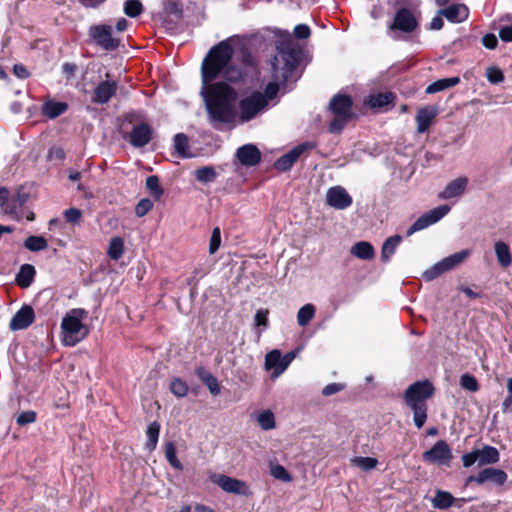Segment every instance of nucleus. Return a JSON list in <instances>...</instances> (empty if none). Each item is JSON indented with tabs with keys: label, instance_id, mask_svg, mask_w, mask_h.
Wrapping results in <instances>:
<instances>
[{
	"label": "nucleus",
	"instance_id": "nucleus-1",
	"mask_svg": "<svg viewBox=\"0 0 512 512\" xmlns=\"http://www.w3.org/2000/svg\"><path fill=\"white\" fill-rule=\"evenodd\" d=\"M234 53L228 38L212 46L201 64L202 96L209 123L216 130L235 121L238 93L229 83H240L247 75L233 63Z\"/></svg>",
	"mask_w": 512,
	"mask_h": 512
},
{
	"label": "nucleus",
	"instance_id": "nucleus-2",
	"mask_svg": "<svg viewBox=\"0 0 512 512\" xmlns=\"http://www.w3.org/2000/svg\"><path fill=\"white\" fill-rule=\"evenodd\" d=\"M302 58L301 48L294 43L290 35L277 44V54L271 62L272 81L269 82L262 96L267 104L277 97L281 88L285 89L289 83H294L300 77L298 67Z\"/></svg>",
	"mask_w": 512,
	"mask_h": 512
},
{
	"label": "nucleus",
	"instance_id": "nucleus-3",
	"mask_svg": "<svg viewBox=\"0 0 512 512\" xmlns=\"http://www.w3.org/2000/svg\"><path fill=\"white\" fill-rule=\"evenodd\" d=\"M434 394L435 387L428 379L412 383L404 392V402L412 410L413 422L418 429H421L427 420L428 405L426 402Z\"/></svg>",
	"mask_w": 512,
	"mask_h": 512
},
{
	"label": "nucleus",
	"instance_id": "nucleus-4",
	"mask_svg": "<svg viewBox=\"0 0 512 512\" xmlns=\"http://www.w3.org/2000/svg\"><path fill=\"white\" fill-rule=\"evenodd\" d=\"M329 110L334 115L328 126L330 133H340L350 120L357 117L353 111V99L348 94L334 95L329 102Z\"/></svg>",
	"mask_w": 512,
	"mask_h": 512
},
{
	"label": "nucleus",
	"instance_id": "nucleus-5",
	"mask_svg": "<svg viewBox=\"0 0 512 512\" xmlns=\"http://www.w3.org/2000/svg\"><path fill=\"white\" fill-rule=\"evenodd\" d=\"M84 315H86L85 310L72 309L63 317L61 322V334L62 343L65 346L73 347L88 335V329L82 323Z\"/></svg>",
	"mask_w": 512,
	"mask_h": 512
},
{
	"label": "nucleus",
	"instance_id": "nucleus-6",
	"mask_svg": "<svg viewBox=\"0 0 512 512\" xmlns=\"http://www.w3.org/2000/svg\"><path fill=\"white\" fill-rule=\"evenodd\" d=\"M419 28V22L413 11L407 7L399 8L392 22L388 25L389 32L411 34Z\"/></svg>",
	"mask_w": 512,
	"mask_h": 512
},
{
	"label": "nucleus",
	"instance_id": "nucleus-7",
	"mask_svg": "<svg viewBox=\"0 0 512 512\" xmlns=\"http://www.w3.org/2000/svg\"><path fill=\"white\" fill-rule=\"evenodd\" d=\"M238 107L241 121L248 122L267 107V102L262 96V92L254 91L249 96L241 99Z\"/></svg>",
	"mask_w": 512,
	"mask_h": 512
},
{
	"label": "nucleus",
	"instance_id": "nucleus-8",
	"mask_svg": "<svg viewBox=\"0 0 512 512\" xmlns=\"http://www.w3.org/2000/svg\"><path fill=\"white\" fill-rule=\"evenodd\" d=\"M508 479L507 473L499 468L486 467L481 469L476 475H470L465 480V486L471 483L483 485L485 483H491L496 486H503Z\"/></svg>",
	"mask_w": 512,
	"mask_h": 512
},
{
	"label": "nucleus",
	"instance_id": "nucleus-9",
	"mask_svg": "<svg viewBox=\"0 0 512 512\" xmlns=\"http://www.w3.org/2000/svg\"><path fill=\"white\" fill-rule=\"evenodd\" d=\"M89 36L102 49L106 51L116 50L120 40L112 36V27L106 24L93 25L89 29Z\"/></svg>",
	"mask_w": 512,
	"mask_h": 512
},
{
	"label": "nucleus",
	"instance_id": "nucleus-10",
	"mask_svg": "<svg viewBox=\"0 0 512 512\" xmlns=\"http://www.w3.org/2000/svg\"><path fill=\"white\" fill-rule=\"evenodd\" d=\"M210 480L227 493L249 496L252 492L246 482L223 474H211Z\"/></svg>",
	"mask_w": 512,
	"mask_h": 512
},
{
	"label": "nucleus",
	"instance_id": "nucleus-11",
	"mask_svg": "<svg viewBox=\"0 0 512 512\" xmlns=\"http://www.w3.org/2000/svg\"><path fill=\"white\" fill-rule=\"evenodd\" d=\"M453 455L450 446L445 440L437 441L429 450L422 454L425 462L432 464L448 465Z\"/></svg>",
	"mask_w": 512,
	"mask_h": 512
},
{
	"label": "nucleus",
	"instance_id": "nucleus-12",
	"mask_svg": "<svg viewBox=\"0 0 512 512\" xmlns=\"http://www.w3.org/2000/svg\"><path fill=\"white\" fill-rule=\"evenodd\" d=\"M450 207L448 205L438 206L429 212L420 216L407 230L406 235L411 236L417 231L423 230L428 226L441 220L448 212Z\"/></svg>",
	"mask_w": 512,
	"mask_h": 512
},
{
	"label": "nucleus",
	"instance_id": "nucleus-13",
	"mask_svg": "<svg viewBox=\"0 0 512 512\" xmlns=\"http://www.w3.org/2000/svg\"><path fill=\"white\" fill-rule=\"evenodd\" d=\"M152 135V127L147 122H141L135 125L127 135L123 136V138L133 147L142 148L151 141Z\"/></svg>",
	"mask_w": 512,
	"mask_h": 512
},
{
	"label": "nucleus",
	"instance_id": "nucleus-14",
	"mask_svg": "<svg viewBox=\"0 0 512 512\" xmlns=\"http://www.w3.org/2000/svg\"><path fill=\"white\" fill-rule=\"evenodd\" d=\"M396 94L392 91L370 94L364 103L375 112L388 111L395 106Z\"/></svg>",
	"mask_w": 512,
	"mask_h": 512
},
{
	"label": "nucleus",
	"instance_id": "nucleus-15",
	"mask_svg": "<svg viewBox=\"0 0 512 512\" xmlns=\"http://www.w3.org/2000/svg\"><path fill=\"white\" fill-rule=\"evenodd\" d=\"M353 199L342 186H333L327 190L326 204L338 210H344L352 205Z\"/></svg>",
	"mask_w": 512,
	"mask_h": 512
},
{
	"label": "nucleus",
	"instance_id": "nucleus-16",
	"mask_svg": "<svg viewBox=\"0 0 512 512\" xmlns=\"http://www.w3.org/2000/svg\"><path fill=\"white\" fill-rule=\"evenodd\" d=\"M35 320V312L29 305H23L12 317L9 323L11 330H24L31 326Z\"/></svg>",
	"mask_w": 512,
	"mask_h": 512
},
{
	"label": "nucleus",
	"instance_id": "nucleus-17",
	"mask_svg": "<svg viewBox=\"0 0 512 512\" xmlns=\"http://www.w3.org/2000/svg\"><path fill=\"white\" fill-rule=\"evenodd\" d=\"M117 82L101 81L94 89L92 102L96 104H106L117 92Z\"/></svg>",
	"mask_w": 512,
	"mask_h": 512
},
{
	"label": "nucleus",
	"instance_id": "nucleus-18",
	"mask_svg": "<svg viewBox=\"0 0 512 512\" xmlns=\"http://www.w3.org/2000/svg\"><path fill=\"white\" fill-rule=\"evenodd\" d=\"M236 157L242 165L252 167L261 161V152L254 144H245L237 149Z\"/></svg>",
	"mask_w": 512,
	"mask_h": 512
},
{
	"label": "nucleus",
	"instance_id": "nucleus-19",
	"mask_svg": "<svg viewBox=\"0 0 512 512\" xmlns=\"http://www.w3.org/2000/svg\"><path fill=\"white\" fill-rule=\"evenodd\" d=\"M68 109L69 105L67 102L55 101L48 97L41 105L40 112L43 117L52 120L65 114Z\"/></svg>",
	"mask_w": 512,
	"mask_h": 512
},
{
	"label": "nucleus",
	"instance_id": "nucleus-20",
	"mask_svg": "<svg viewBox=\"0 0 512 512\" xmlns=\"http://www.w3.org/2000/svg\"><path fill=\"white\" fill-rule=\"evenodd\" d=\"M468 178L460 176L450 181L446 187L439 193L440 199H451L461 196L467 189Z\"/></svg>",
	"mask_w": 512,
	"mask_h": 512
},
{
	"label": "nucleus",
	"instance_id": "nucleus-21",
	"mask_svg": "<svg viewBox=\"0 0 512 512\" xmlns=\"http://www.w3.org/2000/svg\"><path fill=\"white\" fill-rule=\"evenodd\" d=\"M437 116V109L433 106L421 107L416 114L417 132L425 133L429 130Z\"/></svg>",
	"mask_w": 512,
	"mask_h": 512
},
{
	"label": "nucleus",
	"instance_id": "nucleus-22",
	"mask_svg": "<svg viewBox=\"0 0 512 512\" xmlns=\"http://www.w3.org/2000/svg\"><path fill=\"white\" fill-rule=\"evenodd\" d=\"M195 374L199 380L208 388L212 395L217 396L220 393L221 386L218 379L205 367H196Z\"/></svg>",
	"mask_w": 512,
	"mask_h": 512
},
{
	"label": "nucleus",
	"instance_id": "nucleus-23",
	"mask_svg": "<svg viewBox=\"0 0 512 512\" xmlns=\"http://www.w3.org/2000/svg\"><path fill=\"white\" fill-rule=\"evenodd\" d=\"M439 14L444 16L449 22L460 23L467 19L469 12L464 4H452L445 9H441Z\"/></svg>",
	"mask_w": 512,
	"mask_h": 512
},
{
	"label": "nucleus",
	"instance_id": "nucleus-24",
	"mask_svg": "<svg viewBox=\"0 0 512 512\" xmlns=\"http://www.w3.org/2000/svg\"><path fill=\"white\" fill-rule=\"evenodd\" d=\"M479 466L496 464L500 460V453L497 448L490 445H485L482 449H476Z\"/></svg>",
	"mask_w": 512,
	"mask_h": 512
},
{
	"label": "nucleus",
	"instance_id": "nucleus-25",
	"mask_svg": "<svg viewBox=\"0 0 512 512\" xmlns=\"http://www.w3.org/2000/svg\"><path fill=\"white\" fill-rule=\"evenodd\" d=\"M351 254L361 260H371L375 257L373 245L367 241H359L351 247Z\"/></svg>",
	"mask_w": 512,
	"mask_h": 512
},
{
	"label": "nucleus",
	"instance_id": "nucleus-26",
	"mask_svg": "<svg viewBox=\"0 0 512 512\" xmlns=\"http://www.w3.org/2000/svg\"><path fill=\"white\" fill-rule=\"evenodd\" d=\"M36 275V270L31 264H23L16 275V283L21 288H28Z\"/></svg>",
	"mask_w": 512,
	"mask_h": 512
},
{
	"label": "nucleus",
	"instance_id": "nucleus-27",
	"mask_svg": "<svg viewBox=\"0 0 512 512\" xmlns=\"http://www.w3.org/2000/svg\"><path fill=\"white\" fill-rule=\"evenodd\" d=\"M455 502L456 498L450 492L438 489L432 499V506L436 509H448Z\"/></svg>",
	"mask_w": 512,
	"mask_h": 512
},
{
	"label": "nucleus",
	"instance_id": "nucleus-28",
	"mask_svg": "<svg viewBox=\"0 0 512 512\" xmlns=\"http://www.w3.org/2000/svg\"><path fill=\"white\" fill-rule=\"evenodd\" d=\"M402 242V237L398 234L388 237L381 249V260L382 262H388L391 256L395 253L396 248Z\"/></svg>",
	"mask_w": 512,
	"mask_h": 512
},
{
	"label": "nucleus",
	"instance_id": "nucleus-29",
	"mask_svg": "<svg viewBox=\"0 0 512 512\" xmlns=\"http://www.w3.org/2000/svg\"><path fill=\"white\" fill-rule=\"evenodd\" d=\"M281 365H282V355L279 350L274 349L266 354V356H265L266 370L274 369L273 374L275 376H278L284 372V370H281Z\"/></svg>",
	"mask_w": 512,
	"mask_h": 512
},
{
	"label": "nucleus",
	"instance_id": "nucleus-30",
	"mask_svg": "<svg viewBox=\"0 0 512 512\" xmlns=\"http://www.w3.org/2000/svg\"><path fill=\"white\" fill-rule=\"evenodd\" d=\"M174 148L177 155L182 158H191L193 155L189 151V138L184 133H178L174 136Z\"/></svg>",
	"mask_w": 512,
	"mask_h": 512
},
{
	"label": "nucleus",
	"instance_id": "nucleus-31",
	"mask_svg": "<svg viewBox=\"0 0 512 512\" xmlns=\"http://www.w3.org/2000/svg\"><path fill=\"white\" fill-rule=\"evenodd\" d=\"M460 83L459 77H450V78H443L436 80L435 82L431 83L426 88L427 94H434L440 91H444L446 89H449L451 87H454Z\"/></svg>",
	"mask_w": 512,
	"mask_h": 512
},
{
	"label": "nucleus",
	"instance_id": "nucleus-32",
	"mask_svg": "<svg viewBox=\"0 0 512 512\" xmlns=\"http://www.w3.org/2000/svg\"><path fill=\"white\" fill-rule=\"evenodd\" d=\"M495 253L497 260L502 267H508L512 263V255L509 246L503 241L495 243Z\"/></svg>",
	"mask_w": 512,
	"mask_h": 512
},
{
	"label": "nucleus",
	"instance_id": "nucleus-33",
	"mask_svg": "<svg viewBox=\"0 0 512 512\" xmlns=\"http://www.w3.org/2000/svg\"><path fill=\"white\" fill-rule=\"evenodd\" d=\"M124 250L125 246L123 238L115 236L110 240L107 255L110 259L117 261L123 256Z\"/></svg>",
	"mask_w": 512,
	"mask_h": 512
},
{
	"label": "nucleus",
	"instance_id": "nucleus-34",
	"mask_svg": "<svg viewBox=\"0 0 512 512\" xmlns=\"http://www.w3.org/2000/svg\"><path fill=\"white\" fill-rule=\"evenodd\" d=\"M160 424L157 422V421H154L152 423H150L147 427V430H146V435H147V442H146V448L152 452L153 450L156 449V446H157V443H158V439H159V434H160Z\"/></svg>",
	"mask_w": 512,
	"mask_h": 512
},
{
	"label": "nucleus",
	"instance_id": "nucleus-35",
	"mask_svg": "<svg viewBox=\"0 0 512 512\" xmlns=\"http://www.w3.org/2000/svg\"><path fill=\"white\" fill-rule=\"evenodd\" d=\"M146 188L156 201H159L164 195V189L160 185V179L157 175H151L146 178Z\"/></svg>",
	"mask_w": 512,
	"mask_h": 512
},
{
	"label": "nucleus",
	"instance_id": "nucleus-36",
	"mask_svg": "<svg viewBox=\"0 0 512 512\" xmlns=\"http://www.w3.org/2000/svg\"><path fill=\"white\" fill-rule=\"evenodd\" d=\"M165 457L168 463L176 470H183V465L177 457L176 454V446L173 441H168L165 443Z\"/></svg>",
	"mask_w": 512,
	"mask_h": 512
},
{
	"label": "nucleus",
	"instance_id": "nucleus-37",
	"mask_svg": "<svg viewBox=\"0 0 512 512\" xmlns=\"http://www.w3.org/2000/svg\"><path fill=\"white\" fill-rule=\"evenodd\" d=\"M170 392L177 398L187 396L189 387L180 377H172L169 385Z\"/></svg>",
	"mask_w": 512,
	"mask_h": 512
},
{
	"label": "nucleus",
	"instance_id": "nucleus-38",
	"mask_svg": "<svg viewBox=\"0 0 512 512\" xmlns=\"http://www.w3.org/2000/svg\"><path fill=\"white\" fill-rule=\"evenodd\" d=\"M24 246L29 251L38 252L46 249L48 242L43 236L31 235L25 239Z\"/></svg>",
	"mask_w": 512,
	"mask_h": 512
},
{
	"label": "nucleus",
	"instance_id": "nucleus-39",
	"mask_svg": "<svg viewBox=\"0 0 512 512\" xmlns=\"http://www.w3.org/2000/svg\"><path fill=\"white\" fill-rule=\"evenodd\" d=\"M257 422L264 431L274 429L276 426L275 416L269 409L261 411L257 416Z\"/></svg>",
	"mask_w": 512,
	"mask_h": 512
},
{
	"label": "nucleus",
	"instance_id": "nucleus-40",
	"mask_svg": "<svg viewBox=\"0 0 512 512\" xmlns=\"http://www.w3.org/2000/svg\"><path fill=\"white\" fill-rule=\"evenodd\" d=\"M216 177L217 173L212 166H203L195 171L196 180L203 184L214 182Z\"/></svg>",
	"mask_w": 512,
	"mask_h": 512
},
{
	"label": "nucleus",
	"instance_id": "nucleus-41",
	"mask_svg": "<svg viewBox=\"0 0 512 512\" xmlns=\"http://www.w3.org/2000/svg\"><path fill=\"white\" fill-rule=\"evenodd\" d=\"M315 307L312 304H305L297 313V322L300 326L304 327L310 323L315 316Z\"/></svg>",
	"mask_w": 512,
	"mask_h": 512
},
{
	"label": "nucleus",
	"instance_id": "nucleus-42",
	"mask_svg": "<svg viewBox=\"0 0 512 512\" xmlns=\"http://www.w3.org/2000/svg\"><path fill=\"white\" fill-rule=\"evenodd\" d=\"M447 271H449V270L446 267V264H445L444 260L442 259L441 261L437 262L432 267L427 269L422 274V277H423V279L425 281H432V280L438 278L440 275H442L443 273H445Z\"/></svg>",
	"mask_w": 512,
	"mask_h": 512
},
{
	"label": "nucleus",
	"instance_id": "nucleus-43",
	"mask_svg": "<svg viewBox=\"0 0 512 512\" xmlns=\"http://www.w3.org/2000/svg\"><path fill=\"white\" fill-rule=\"evenodd\" d=\"M316 147V144L313 142H303L294 148H292L289 152L285 153L288 158H290L291 162L295 164V162L299 159V157L306 151L312 150Z\"/></svg>",
	"mask_w": 512,
	"mask_h": 512
},
{
	"label": "nucleus",
	"instance_id": "nucleus-44",
	"mask_svg": "<svg viewBox=\"0 0 512 512\" xmlns=\"http://www.w3.org/2000/svg\"><path fill=\"white\" fill-rule=\"evenodd\" d=\"M470 255V250L465 249L459 252H456L448 257L444 258V262L448 270H452L454 267L462 263L468 256Z\"/></svg>",
	"mask_w": 512,
	"mask_h": 512
},
{
	"label": "nucleus",
	"instance_id": "nucleus-45",
	"mask_svg": "<svg viewBox=\"0 0 512 512\" xmlns=\"http://www.w3.org/2000/svg\"><path fill=\"white\" fill-rule=\"evenodd\" d=\"M123 9L128 17L136 18L142 14L143 5L140 0H126Z\"/></svg>",
	"mask_w": 512,
	"mask_h": 512
},
{
	"label": "nucleus",
	"instance_id": "nucleus-46",
	"mask_svg": "<svg viewBox=\"0 0 512 512\" xmlns=\"http://www.w3.org/2000/svg\"><path fill=\"white\" fill-rule=\"evenodd\" d=\"M460 385L470 392H477L480 388L477 379L469 373H465L460 377Z\"/></svg>",
	"mask_w": 512,
	"mask_h": 512
},
{
	"label": "nucleus",
	"instance_id": "nucleus-47",
	"mask_svg": "<svg viewBox=\"0 0 512 512\" xmlns=\"http://www.w3.org/2000/svg\"><path fill=\"white\" fill-rule=\"evenodd\" d=\"M82 211L78 208L71 207L63 212L65 221L71 225H78L82 220Z\"/></svg>",
	"mask_w": 512,
	"mask_h": 512
},
{
	"label": "nucleus",
	"instance_id": "nucleus-48",
	"mask_svg": "<svg viewBox=\"0 0 512 512\" xmlns=\"http://www.w3.org/2000/svg\"><path fill=\"white\" fill-rule=\"evenodd\" d=\"M486 76L488 81L492 84H498L504 81L503 71L496 66L489 67L487 69Z\"/></svg>",
	"mask_w": 512,
	"mask_h": 512
},
{
	"label": "nucleus",
	"instance_id": "nucleus-49",
	"mask_svg": "<svg viewBox=\"0 0 512 512\" xmlns=\"http://www.w3.org/2000/svg\"><path fill=\"white\" fill-rule=\"evenodd\" d=\"M271 474L274 478L282 480L284 482H289L292 480V476L290 473L286 470V468L280 464H277L272 467Z\"/></svg>",
	"mask_w": 512,
	"mask_h": 512
},
{
	"label": "nucleus",
	"instance_id": "nucleus-50",
	"mask_svg": "<svg viewBox=\"0 0 512 512\" xmlns=\"http://www.w3.org/2000/svg\"><path fill=\"white\" fill-rule=\"evenodd\" d=\"M153 208V202L148 198L141 199L136 207H135V214L138 217L145 216L150 210Z\"/></svg>",
	"mask_w": 512,
	"mask_h": 512
},
{
	"label": "nucleus",
	"instance_id": "nucleus-51",
	"mask_svg": "<svg viewBox=\"0 0 512 512\" xmlns=\"http://www.w3.org/2000/svg\"><path fill=\"white\" fill-rule=\"evenodd\" d=\"M36 418H37L36 412L32 411V410H29V411L21 412L18 415V417L16 419V422H17L18 425L24 426V425H27V424L34 423L36 421Z\"/></svg>",
	"mask_w": 512,
	"mask_h": 512
},
{
	"label": "nucleus",
	"instance_id": "nucleus-52",
	"mask_svg": "<svg viewBox=\"0 0 512 512\" xmlns=\"http://www.w3.org/2000/svg\"><path fill=\"white\" fill-rule=\"evenodd\" d=\"M221 244V233L218 227H215L212 231L210 242H209V253L214 254L220 247Z\"/></svg>",
	"mask_w": 512,
	"mask_h": 512
},
{
	"label": "nucleus",
	"instance_id": "nucleus-53",
	"mask_svg": "<svg viewBox=\"0 0 512 512\" xmlns=\"http://www.w3.org/2000/svg\"><path fill=\"white\" fill-rule=\"evenodd\" d=\"M268 316H269V310L268 309H259V310H257V312L255 314V317H254L255 325L257 327H261L262 326L264 328H267L268 325H269Z\"/></svg>",
	"mask_w": 512,
	"mask_h": 512
},
{
	"label": "nucleus",
	"instance_id": "nucleus-54",
	"mask_svg": "<svg viewBox=\"0 0 512 512\" xmlns=\"http://www.w3.org/2000/svg\"><path fill=\"white\" fill-rule=\"evenodd\" d=\"M354 462L364 470H371L377 466V459L373 457H356Z\"/></svg>",
	"mask_w": 512,
	"mask_h": 512
},
{
	"label": "nucleus",
	"instance_id": "nucleus-55",
	"mask_svg": "<svg viewBox=\"0 0 512 512\" xmlns=\"http://www.w3.org/2000/svg\"><path fill=\"white\" fill-rule=\"evenodd\" d=\"M293 165L290 158L284 154L275 161L274 168L278 171L286 172L289 171Z\"/></svg>",
	"mask_w": 512,
	"mask_h": 512
},
{
	"label": "nucleus",
	"instance_id": "nucleus-56",
	"mask_svg": "<svg viewBox=\"0 0 512 512\" xmlns=\"http://www.w3.org/2000/svg\"><path fill=\"white\" fill-rule=\"evenodd\" d=\"M502 411L512 412V377L507 380V396L502 403Z\"/></svg>",
	"mask_w": 512,
	"mask_h": 512
},
{
	"label": "nucleus",
	"instance_id": "nucleus-57",
	"mask_svg": "<svg viewBox=\"0 0 512 512\" xmlns=\"http://www.w3.org/2000/svg\"><path fill=\"white\" fill-rule=\"evenodd\" d=\"M345 387L346 385L343 383H330L322 389V394L324 396H331L341 392L342 390L345 389Z\"/></svg>",
	"mask_w": 512,
	"mask_h": 512
},
{
	"label": "nucleus",
	"instance_id": "nucleus-58",
	"mask_svg": "<svg viewBox=\"0 0 512 512\" xmlns=\"http://www.w3.org/2000/svg\"><path fill=\"white\" fill-rule=\"evenodd\" d=\"M62 73L64 74L66 80H71L75 77L78 67L75 63L65 62L62 64Z\"/></svg>",
	"mask_w": 512,
	"mask_h": 512
},
{
	"label": "nucleus",
	"instance_id": "nucleus-59",
	"mask_svg": "<svg viewBox=\"0 0 512 512\" xmlns=\"http://www.w3.org/2000/svg\"><path fill=\"white\" fill-rule=\"evenodd\" d=\"M479 464V458L476 449L462 456V463L465 468H469L475 463Z\"/></svg>",
	"mask_w": 512,
	"mask_h": 512
},
{
	"label": "nucleus",
	"instance_id": "nucleus-60",
	"mask_svg": "<svg viewBox=\"0 0 512 512\" xmlns=\"http://www.w3.org/2000/svg\"><path fill=\"white\" fill-rule=\"evenodd\" d=\"M310 34V27L306 24H298L294 28V36L297 39H307Z\"/></svg>",
	"mask_w": 512,
	"mask_h": 512
},
{
	"label": "nucleus",
	"instance_id": "nucleus-61",
	"mask_svg": "<svg viewBox=\"0 0 512 512\" xmlns=\"http://www.w3.org/2000/svg\"><path fill=\"white\" fill-rule=\"evenodd\" d=\"M483 46L487 49L493 50L498 45V39L493 33H487L482 37L481 40Z\"/></svg>",
	"mask_w": 512,
	"mask_h": 512
},
{
	"label": "nucleus",
	"instance_id": "nucleus-62",
	"mask_svg": "<svg viewBox=\"0 0 512 512\" xmlns=\"http://www.w3.org/2000/svg\"><path fill=\"white\" fill-rule=\"evenodd\" d=\"M65 156H66L65 151L61 147H52L48 151V159L49 160L63 161L65 159Z\"/></svg>",
	"mask_w": 512,
	"mask_h": 512
},
{
	"label": "nucleus",
	"instance_id": "nucleus-63",
	"mask_svg": "<svg viewBox=\"0 0 512 512\" xmlns=\"http://www.w3.org/2000/svg\"><path fill=\"white\" fill-rule=\"evenodd\" d=\"M13 73L20 79H27L30 76V72L23 64H15Z\"/></svg>",
	"mask_w": 512,
	"mask_h": 512
},
{
	"label": "nucleus",
	"instance_id": "nucleus-64",
	"mask_svg": "<svg viewBox=\"0 0 512 512\" xmlns=\"http://www.w3.org/2000/svg\"><path fill=\"white\" fill-rule=\"evenodd\" d=\"M499 37L504 42H512V26H503L499 30Z\"/></svg>",
	"mask_w": 512,
	"mask_h": 512
}]
</instances>
